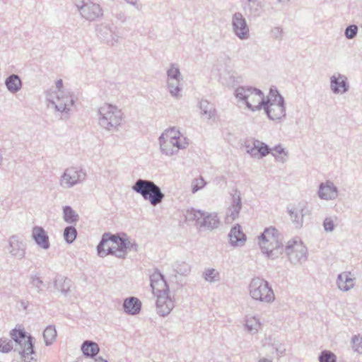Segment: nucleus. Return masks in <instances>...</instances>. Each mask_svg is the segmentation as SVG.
I'll list each match as a JSON object with an SVG mask.
<instances>
[{"label":"nucleus","mask_w":362,"mask_h":362,"mask_svg":"<svg viewBox=\"0 0 362 362\" xmlns=\"http://www.w3.org/2000/svg\"><path fill=\"white\" fill-rule=\"evenodd\" d=\"M72 1L81 16L86 21H94L103 15V10L100 5L92 0H72Z\"/></svg>","instance_id":"12"},{"label":"nucleus","mask_w":362,"mask_h":362,"mask_svg":"<svg viewBox=\"0 0 362 362\" xmlns=\"http://www.w3.org/2000/svg\"><path fill=\"white\" fill-rule=\"evenodd\" d=\"M127 4L135 6L137 4L138 0H124Z\"/></svg>","instance_id":"55"},{"label":"nucleus","mask_w":362,"mask_h":362,"mask_svg":"<svg viewBox=\"0 0 362 362\" xmlns=\"http://www.w3.org/2000/svg\"><path fill=\"white\" fill-rule=\"evenodd\" d=\"M353 349L355 351L362 354V337L354 336L352 337Z\"/></svg>","instance_id":"51"},{"label":"nucleus","mask_w":362,"mask_h":362,"mask_svg":"<svg viewBox=\"0 0 362 362\" xmlns=\"http://www.w3.org/2000/svg\"><path fill=\"white\" fill-rule=\"evenodd\" d=\"M7 89L12 93H17L22 87L21 78L16 74H11L5 81Z\"/></svg>","instance_id":"30"},{"label":"nucleus","mask_w":362,"mask_h":362,"mask_svg":"<svg viewBox=\"0 0 362 362\" xmlns=\"http://www.w3.org/2000/svg\"><path fill=\"white\" fill-rule=\"evenodd\" d=\"M86 177V173L77 167L67 168L61 175L59 185L64 188H71L83 182Z\"/></svg>","instance_id":"13"},{"label":"nucleus","mask_w":362,"mask_h":362,"mask_svg":"<svg viewBox=\"0 0 362 362\" xmlns=\"http://www.w3.org/2000/svg\"><path fill=\"white\" fill-rule=\"evenodd\" d=\"M137 250L138 245L135 241H132L126 234L121 237L119 234L105 233L97 246L98 255L101 257L111 255L124 259L129 252Z\"/></svg>","instance_id":"1"},{"label":"nucleus","mask_w":362,"mask_h":362,"mask_svg":"<svg viewBox=\"0 0 362 362\" xmlns=\"http://www.w3.org/2000/svg\"><path fill=\"white\" fill-rule=\"evenodd\" d=\"M258 239L262 253L265 254L268 258L274 259L283 253L282 238L275 228H265L258 237Z\"/></svg>","instance_id":"2"},{"label":"nucleus","mask_w":362,"mask_h":362,"mask_svg":"<svg viewBox=\"0 0 362 362\" xmlns=\"http://www.w3.org/2000/svg\"><path fill=\"white\" fill-rule=\"evenodd\" d=\"M305 209L302 206H292L288 207V213L289 214L290 218L292 222L296 225V228L302 227L303 224V216Z\"/></svg>","instance_id":"28"},{"label":"nucleus","mask_w":362,"mask_h":362,"mask_svg":"<svg viewBox=\"0 0 362 362\" xmlns=\"http://www.w3.org/2000/svg\"><path fill=\"white\" fill-rule=\"evenodd\" d=\"M320 362H336V356L329 351H322L319 356Z\"/></svg>","instance_id":"47"},{"label":"nucleus","mask_w":362,"mask_h":362,"mask_svg":"<svg viewBox=\"0 0 362 362\" xmlns=\"http://www.w3.org/2000/svg\"><path fill=\"white\" fill-rule=\"evenodd\" d=\"M259 362H272V361L269 358H262L259 359Z\"/></svg>","instance_id":"57"},{"label":"nucleus","mask_w":362,"mask_h":362,"mask_svg":"<svg viewBox=\"0 0 362 362\" xmlns=\"http://www.w3.org/2000/svg\"><path fill=\"white\" fill-rule=\"evenodd\" d=\"M25 244L17 235H12L8 240V252L14 258L22 259L25 255Z\"/></svg>","instance_id":"17"},{"label":"nucleus","mask_w":362,"mask_h":362,"mask_svg":"<svg viewBox=\"0 0 362 362\" xmlns=\"http://www.w3.org/2000/svg\"><path fill=\"white\" fill-rule=\"evenodd\" d=\"M349 88L348 78L345 75L337 73L330 77V89L334 94H344Z\"/></svg>","instance_id":"16"},{"label":"nucleus","mask_w":362,"mask_h":362,"mask_svg":"<svg viewBox=\"0 0 362 362\" xmlns=\"http://www.w3.org/2000/svg\"><path fill=\"white\" fill-rule=\"evenodd\" d=\"M70 279L67 278L60 277L55 280V287L60 290L63 294H66L70 288Z\"/></svg>","instance_id":"39"},{"label":"nucleus","mask_w":362,"mask_h":362,"mask_svg":"<svg viewBox=\"0 0 362 362\" xmlns=\"http://www.w3.org/2000/svg\"><path fill=\"white\" fill-rule=\"evenodd\" d=\"M3 162V154L2 152L0 151V165H1Z\"/></svg>","instance_id":"58"},{"label":"nucleus","mask_w":362,"mask_h":362,"mask_svg":"<svg viewBox=\"0 0 362 362\" xmlns=\"http://www.w3.org/2000/svg\"><path fill=\"white\" fill-rule=\"evenodd\" d=\"M99 125L109 132L118 129L121 125L123 113L117 106L104 104L98 111Z\"/></svg>","instance_id":"7"},{"label":"nucleus","mask_w":362,"mask_h":362,"mask_svg":"<svg viewBox=\"0 0 362 362\" xmlns=\"http://www.w3.org/2000/svg\"><path fill=\"white\" fill-rule=\"evenodd\" d=\"M242 7L245 15L255 18L262 15L264 4L262 0H245L242 2Z\"/></svg>","instance_id":"19"},{"label":"nucleus","mask_w":362,"mask_h":362,"mask_svg":"<svg viewBox=\"0 0 362 362\" xmlns=\"http://www.w3.org/2000/svg\"><path fill=\"white\" fill-rule=\"evenodd\" d=\"M122 307L127 314L136 315L141 311V302L136 297H129L124 299Z\"/></svg>","instance_id":"26"},{"label":"nucleus","mask_w":362,"mask_h":362,"mask_svg":"<svg viewBox=\"0 0 362 362\" xmlns=\"http://www.w3.org/2000/svg\"><path fill=\"white\" fill-rule=\"evenodd\" d=\"M156 298L157 313L162 317L168 315L175 306L173 298L169 293L159 294Z\"/></svg>","instance_id":"18"},{"label":"nucleus","mask_w":362,"mask_h":362,"mask_svg":"<svg viewBox=\"0 0 362 362\" xmlns=\"http://www.w3.org/2000/svg\"><path fill=\"white\" fill-rule=\"evenodd\" d=\"M220 224V220L216 213H204L200 228H204L208 230L217 228Z\"/></svg>","instance_id":"29"},{"label":"nucleus","mask_w":362,"mask_h":362,"mask_svg":"<svg viewBox=\"0 0 362 362\" xmlns=\"http://www.w3.org/2000/svg\"><path fill=\"white\" fill-rule=\"evenodd\" d=\"M245 148L247 153L258 158L266 156L272 151L267 144L259 140H254L252 146L248 144L245 146Z\"/></svg>","instance_id":"21"},{"label":"nucleus","mask_w":362,"mask_h":362,"mask_svg":"<svg viewBox=\"0 0 362 362\" xmlns=\"http://www.w3.org/2000/svg\"><path fill=\"white\" fill-rule=\"evenodd\" d=\"M337 284L342 291H348L354 288L355 285V279L351 272H344L339 274L337 279Z\"/></svg>","instance_id":"25"},{"label":"nucleus","mask_w":362,"mask_h":362,"mask_svg":"<svg viewBox=\"0 0 362 362\" xmlns=\"http://www.w3.org/2000/svg\"><path fill=\"white\" fill-rule=\"evenodd\" d=\"M132 189L153 206L160 204L165 197L160 187L152 180L139 178L136 180Z\"/></svg>","instance_id":"5"},{"label":"nucleus","mask_w":362,"mask_h":362,"mask_svg":"<svg viewBox=\"0 0 362 362\" xmlns=\"http://www.w3.org/2000/svg\"><path fill=\"white\" fill-rule=\"evenodd\" d=\"M182 80V79H176L167 81L168 88L172 96L175 98H179L180 96V93L182 90L180 82Z\"/></svg>","instance_id":"37"},{"label":"nucleus","mask_w":362,"mask_h":362,"mask_svg":"<svg viewBox=\"0 0 362 362\" xmlns=\"http://www.w3.org/2000/svg\"><path fill=\"white\" fill-rule=\"evenodd\" d=\"M231 245L243 246L246 241V235L243 233L241 226L239 224L235 225L228 234Z\"/></svg>","instance_id":"24"},{"label":"nucleus","mask_w":362,"mask_h":362,"mask_svg":"<svg viewBox=\"0 0 362 362\" xmlns=\"http://www.w3.org/2000/svg\"><path fill=\"white\" fill-rule=\"evenodd\" d=\"M336 217H326L323 221L322 226L326 232H332L335 228Z\"/></svg>","instance_id":"46"},{"label":"nucleus","mask_w":362,"mask_h":362,"mask_svg":"<svg viewBox=\"0 0 362 362\" xmlns=\"http://www.w3.org/2000/svg\"><path fill=\"white\" fill-rule=\"evenodd\" d=\"M56 337L57 331L54 326H47L43 332V338L46 346L51 345L55 340Z\"/></svg>","instance_id":"36"},{"label":"nucleus","mask_w":362,"mask_h":362,"mask_svg":"<svg viewBox=\"0 0 362 362\" xmlns=\"http://www.w3.org/2000/svg\"><path fill=\"white\" fill-rule=\"evenodd\" d=\"M32 237L36 245L44 249L47 250L50 247L49 237L45 229L41 226H35L33 228Z\"/></svg>","instance_id":"23"},{"label":"nucleus","mask_w":362,"mask_h":362,"mask_svg":"<svg viewBox=\"0 0 362 362\" xmlns=\"http://www.w3.org/2000/svg\"><path fill=\"white\" fill-rule=\"evenodd\" d=\"M115 17L117 20L120 21L122 23L125 22L126 16L123 12H119L115 15Z\"/></svg>","instance_id":"53"},{"label":"nucleus","mask_w":362,"mask_h":362,"mask_svg":"<svg viewBox=\"0 0 362 362\" xmlns=\"http://www.w3.org/2000/svg\"><path fill=\"white\" fill-rule=\"evenodd\" d=\"M151 287L155 296L159 294L169 293V288L164 276L158 271L154 272L150 276Z\"/></svg>","instance_id":"15"},{"label":"nucleus","mask_w":362,"mask_h":362,"mask_svg":"<svg viewBox=\"0 0 362 362\" xmlns=\"http://www.w3.org/2000/svg\"><path fill=\"white\" fill-rule=\"evenodd\" d=\"M29 285L40 293L42 291L44 283L37 274H31L29 276Z\"/></svg>","instance_id":"40"},{"label":"nucleus","mask_w":362,"mask_h":362,"mask_svg":"<svg viewBox=\"0 0 362 362\" xmlns=\"http://www.w3.org/2000/svg\"><path fill=\"white\" fill-rule=\"evenodd\" d=\"M47 107L61 112L69 118V112L74 104L73 95L69 92H54L47 95Z\"/></svg>","instance_id":"10"},{"label":"nucleus","mask_w":362,"mask_h":362,"mask_svg":"<svg viewBox=\"0 0 362 362\" xmlns=\"http://www.w3.org/2000/svg\"><path fill=\"white\" fill-rule=\"evenodd\" d=\"M160 149L163 154L172 156L180 149L186 148L189 144L186 137L181 135L175 127L166 129L158 138Z\"/></svg>","instance_id":"3"},{"label":"nucleus","mask_w":362,"mask_h":362,"mask_svg":"<svg viewBox=\"0 0 362 362\" xmlns=\"http://www.w3.org/2000/svg\"><path fill=\"white\" fill-rule=\"evenodd\" d=\"M278 3L284 4V3H288L289 0H277Z\"/></svg>","instance_id":"59"},{"label":"nucleus","mask_w":362,"mask_h":362,"mask_svg":"<svg viewBox=\"0 0 362 362\" xmlns=\"http://www.w3.org/2000/svg\"><path fill=\"white\" fill-rule=\"evenodd\" d=\"M204 213V211H203L191 208L186 211L185 216L187 221H195L200 226L202 220L203 219Z\"/></svg>","instance_id":"33"},{"label":"nucleus","mask_w":362,"mask_h":362,"mask_svg":"<svg viewBox=\"0 0 362 362\" xmlns=\"http://www.w3.org/2000/svg\"><path fill=\"white\" fill-rule=\"evenodd\" d=\"M64 238L65 240V241L69 243V244H71L72 243L76 238V236H77V230L75 228L74 226H66L65 228H64Z\"/></svg>","instance_id":"41"},{"label":"nucleus","mask_w":362,"mask_h":362,"mask_svg":"<svg viewBox=\"0 0 362 362\" xmlns=\"http://www.w3.org/2000/svg\"><path fill=\"white\" fill-rule=\"evenodd\" d=\"M203 279L209 283H214L220 280V274L215 269H206L202 274Z\"/></svg>","instance_id":"38"},{"label":"nucleus","mask_w":362,"mask_h":362,"mask_svg":"<svg viewBox=\"0 0 362 362\" xmlns=\"http://www.w3.org/2000/svg\"><path fill=\"white\" fill-rule=\"evenodd\" d=\"M11 339L16 343L14 351H18L24 362H30L34 358V339L28 335L23 329L14 328L10 332Z\"/></svg>","instance_id":"8"},{"label":"nucleus","mask_w":362,"mask_h":362,"mask_svg":"<svg viewBox=\"0 0 362 362\" xmlns=\"http://www.w3.org/2000/svg\"><path fill=\"white\" fill-rule=\"evenodd\" d=\"M13 349L12 340L7 338H0V352L8 353Z\"/></svg>","instance_id":"45"},{"label":"nucleus","mask_w":362,"mask_h":362,"mask_svg":"<svg viewBox=\"0 0 362 362\" xmlns=\"http://www.w3.org/2000/svg\"><path fill=\"white\" fill-rule=\"evenodd\" d=\"M234 95L238 103L245 105L252 112L260 110L266 100L263 92L252 86H238Z\"/></svg>","instance_id":"4"},{"label":"nucleus","mask_w":362,"mask_h":362,"mask_svg":"<svg viewBox=\"0 0 362 362\" xmlns=\"http://www.w3.org/2000/svg\"><path fill=\"white\" fill-rule=\"evenodd\" d=\"M94 362H107V361L106 360L103 359L101 356H99L98 358H97L94 360Z\"/></svg>","instance_id":"56"},{"label":"nucleus","mask_w":362,"mask_h":362,"mask_svg":"<svg viewBox=\"0 0 362 362\" xmlns=\"http://www.w3.org/2000/svg\"><path fill=\"white\" fill-rule=\"evenodd\" d=\"M64 221L69 224H75L79 220L78 214L70 206H64L62 209Z\"/></svg>","instance_id":"32"},{"label":"nucleus","mask_w":362,"mask_h":362,"mask_svg":"<svg viewBox=\"0 0 362 362\" xmlns=\"http://www.w3.org/2000/svg\"><path fill=\"white\" fill-rule=\"evenodd\" d=\"M318 196L321 199L333 200L338 196L337 187L332 182H322L319 186Z\"/></svg>","instance_id":"22"},{"label":"nucleus","mask_w":362,"mask_h":362,"mask_svg":"<svg viewBox=\"0 0 362 362\" xmlns=\"http://www.w3.org/2000/svg\"><path fill=\"white\" fill-rule=\"evenodd\" d=\"M262 108L269 119L272 120L281 121L285 118L286 115L285 100L276 87L270 88Z\"/></svg>","instance_id":"6"},{"label":"nucleus","mask_w":362,"mask_h":362,"mask_svg":"<svg viewBox=\"0 0 362 362\" xmlns=\"http://www.w3.org/2000/svg\"><path fill=\"white\" fill-rule=\"evenodd\" d=\"M284 251L293 264H301L308 259V249L299 238L288 240Z\"/></svg>","instance_id":"11"},{"label":"nucleus","mask_w":362,"mask_h":362,"mask_svg":"<svg viewBox=\"0 0 362 362\" xmlns=\"http://www.w3.org/2000/svg\"><path fill=\"white\" fill-rule=\"evenodd\" d=\"M168 81L182 79L180 69L175 64H171L167 70Z\"/></svg>","instance_id":"42"},{"label":"nucleus","mask_w":362,"mask_h":362,"mask_svg":"<svg viewBox=\"0 0 362 362\" xmlns=\"http://www.w3.org/2000/svg\"><path fill=\"white\" fill-rule=\"evenodd\" d=\"M63 87V81L62 79H59L56 82V88L58 90L57 92H62L61 89Z\"/></svg>","instance_id":"54"},{"label":"nucleus","mask_w":362,"mask_h":362,"mask_svg":"<svg viewBox=\"0 0 362 362\" xmlns=\"http://www.w3.org/2000/svg\"><path fill=\"white\" fill-rule=\"evenodd\" d=\"M231 24L234 34L240 40H246L250 37V30L246 19L240 12L235 13L232 16Z\"/></svg>","instance_id":"14"},{"label":"nucleus","mask_w":362,"mask_h":362,"mask_svg":"<svg viewBox=\"0 0 362 362\" xmlns=\"http://www.w3.org/2000/svg\"><path fill=\"white\" fill-rule=\"evenodd\" d=\"M174 271L180 275H187L190 272V266L185 262H177L173 265Z\"/></svg>","instance_id":"43"},{"label":"nucleus","mask_w":362,"mask_h":362,"mask_svg":"<svg viewBox=\"0 0 362 362\" xmlns=\"http://www.w3.org/2000/svg\"><path fill=\"white\" fill-rule=\"evenodd\" d=\"M206 182L202 177L194 179L192 182V193H196L199 190L202 189L206 185Z\"/></svg>","instance_id":"48"},{"label":"nucleus","mask_w":362,"mask_h":362,"mask_svg":"<svg viewBox=\"0 0 362 362\" xmlns=\"http://www.w3.org/2000/svg\"><path fill=\"white\" fill-rule=\"evenodd\" d=\"M81 351L85 356L93 358L99 352V346L95 342L86 340L81 345Z\"/></svg>","instance_id":"31"},{"label":"nucleus","mask_w":362,"mask_h":362,"mask_svg":"<svg viewBox=\"0 0 362 362\" xmlns=\"http://www.w3.org/2000/svg\"><path fill=\"white\" fill-rule=\"evenodd\" d=\"M99 34L103 40H107L108 42H111L112 45L117 42V38H115V37L111 34V30L107 27L100 28Z\"/></svg>","instance_id":"44"},{"label":"nucleus","mask_w":362,"mask_h":362,"mask_svg":"<svg viewBox=\"0 0 362 362\" xmlns=\"http://www.w3.org/2000/svg\"><path fill=\"white\" fill-rule=\"evenodd\" d=\"M248 289L250 297L255 300L271 303L275 300V295L269 283L260 277L252 278Z\"/></svg>","instance_id":"9"},{"label":"nucleus","mask_w":362,"mask_h":362,"mask_svg":"<svg viewBox=\"0 0 362 362\" xmlns=\"http://www.w3.org/2000/svg\"><path fill=\"white\" fill-rule=\"evenodd\" d=\"M272 35L276 40H281L283 36V29L281 27H274L271 30Z\"/></svg>","instance_id":"52"},{"label":"nucleus","mask_w":362,"mask_h":362,"mask_svg":"<svg viewBox=\"0 0 362 362\" xmlns=\"http://www.w3.org/2000/svg\"><path fill=\"white\" fill-rule=\"evenodd\" d=\"M227 76H228L221 74L220 75L221 82L222 83V84L227 86H233L235 84V83L236 82L235 76L233 74H230L229 72L227 74Z\"/></svg>","instance_id":"49"},{"label":"nucleus","mask_w":362,"mask_h":362,"mask_svg":"<svg viewBox=\"0 0 362 362\" xmlns=\"http://www.w3.org/2000/svg\"><path fill=\"white\" fill-rule=\"evenodd\" d=\"M270 153L277 162L284 163L287 160L288 153L281 145L275 146Z\"/></svg>","instance_id":"34"},{"label":"nucleus","mask_w":362,"mask_h":362,"mask_svg":"<svg viewBox=\"0 0 362 362\" xmlns=\"http://www.w3.org/2000/svg\"><path fill=\"white\" fill-rule=\"evenodd\" d=\"M358 33V27L356 25H350L347 26L344 31L345 37L347 39L351 40L354 39Z\"/></svg>","instance_id":"50"},{"label":"nucleus","mask_w":362,"mask_h":362,"mask_svg":"<svg viewBox=\"0 0 362 362\" xmlns=\"http://www.w3.org/2000/svg\"><path fill=\"white\" fill-rule=\"evenodd\" d=\"M260 326L261 323L258 318L254 316L247 317L245 324V327L247 331L252 334H255L257 332Z\"/></svg>","instance_id":"35"},{"label":"nucleus","mask_w":362,"mask_h":362,"mask_svg":"<svg viewBox=\"0 0 362 362\" xmlns=\"http://www.w3.org/2000/svg\"><path fill=\"white\" fill-rule=\"evenodd\" d=\"M242 208V202L240 192L235 190L233 195L231 205L228 208L226 211V221L231 223L238 216Z\"/></svg>","instance_id":"20"},{"label":"nucleus","mask_w":362,"mask_h":362,"mask_svg":"<svg viewBox=\"0 0 362 362\" xmlns=\"http://www.w3.org/2000/svg\"><path fill=\"white\" fill-rule=\"evenodd\" d=\"M201 116L206 119H215L216 110L213 103L206 100H201L199 103Z\"/></svg>","instance_id":"27"}]
</instances>
